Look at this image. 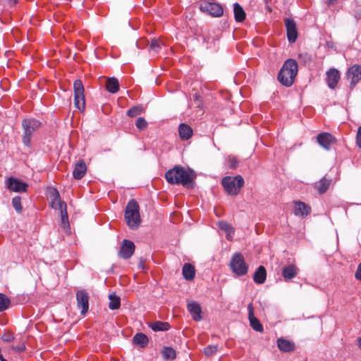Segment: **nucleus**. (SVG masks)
Listing matches in <instances>:
<instances>
[{"instance_id":"e433bc0d","label":"nucleus","mask_w":361,"mask_h":361,"mask_svg":"<svg viewBox=\"0 0 361 361\" xmlns=\"http://www.w3.org/2000/svg\"><path fill=\"white\" fill-rule=\"evenodd\" d=\"M12 205L18 213H21L23 207L21 205V198L19 196H16L12 200Z\"/></svg>"},{"instance_id":"37998d69","label":"nucleus","mask_w":361,"mask_h":361,"mask_svg":"<svg viewBox=\"0 0 361 361\" xmlns=\"http://www.w3.org/2000/svg\"><path fill=\"white\" fill-rule=\"evenodd\" d=\"M12 348L16 352H22L25 349V346L24 343H20L17 345H13Z\"/></svg>"},{"instance_id":"473e14b6","label":"nucleus","mask_w":361,"mask_h":361,"mask_svg":"<svg viewBox=\"0 0 361 361\" xmlns=\"http://www.w3.org/2000/svg\"><path fill=\"white\" fill-rule=\"evenodd\" d=\"M161 354L164 359L166 360H173L176 357V350L171 347H164Z\"/></svg>"},{"instance_id":"c85d7f7f","label":"nucleus","mask_w":361,"mask_h":361,"mask_svg":"<svg viewBox=\"0 0 361 361\" xmlns=\"http://www.w3.org/2000/svg\"><path fill=\"white\" fill-rule=\"evenodd\" d=\"M119 82L116 78H110L107 79L106 87L109 92L112 94L116 93L119 90Z\"/></svg>"},{"instance_id":"72a5a7b5","label":"nucleus","mask_w":361,"mask_h":361,"mask_svg":"<svg viewBox=\"0 0 361 361\" xmlns=\"http://www.w3.org/2000/svg\"><path fill=\"white\" fill-rule=\"evenodd\" d=\"M142 111L143 108L141 106H134L127 111V115L130 117H135L142 113Z\"/></svg>"},{"instance_id":"aec40b11","label":"nucleus","mask_w":361,"mask_h":361,"mask_svg":"<svg viewBox=\"0 0 361 361\" xmlns=\"http://www.w3.org/2000/svg\"><path fill=\"white\" fill-rule=\"evenodd\" d=\"M51 207L60 212L67 207L66 204L61 200L59 194L56 190H54L53 192Z\"/></svg>"},{"instance_id":"8fccbe9b","label":"nucleus","mask_w":361,"mask_h":361,"mask_svg":"<svg viewBox=\"0 0 361 361\" xmlns=\"http://www.w3.org/2000/svg\"><path fill=\"white\" fill-rule=\"evenodd\" d=\"M0 360L3 361L5 360L4 357H3L2 354L0 353Z\"/></svg>"},{"instance_id":"1a4fd4ad","label":"nucleus","mask_w":361,"mask_h":361,"mask_svg":"<svg viewBox=\"0 0 361 361\" xmlns=\"http://www.w3.org/2000/svg\"><path fill=\"white\" fill-rule=\"evenodd\" d=\"M200 10L215 17H219L224 13V9L220 4L211 2L202 3L200 5Z\"/></svg>"},{"instance_id":"a211bd4d","label":"nucleus","mask_w":361,"mask_h":361,"mask_svg":"<svg viewBox=\"0 0 361 361\" xmlns=\"http://www.w3.org/2000/svg\"><path fill=\"white\" fill-rule=\"evenodd\" d=\"M188 310L191 314L192 318L195 321L202 319V310L200 305L196 302H190L188 304Z\"/></svg>"},{"instance_id":"de8ad7c7","label":"nucleus","mask_w":361,"mask_h":361,"mask_svg":"<svg viewBox=\"0 0 361 361\" xmlns=\"http://www.w3.org/2000/svg\"><path fill=\"white\" fill-rule=\"evenodd\" d=\"M194 99H195V101H199V99H200V95H199L198 94L195 93V94H194Z\"/></svg>"},{"instance_id":"f8f14e48","label":"nucleus","mask_w":361,"mask_h":361,"mask_svg":"<svg viewBox=\"0 0 361 361\" xmlns=\"http://www.w3.org/2000/svg\"><path fill=\"white\" fill-rule=\"evenodd\" d=\"M319 145L326 150H329L332 145L336 142L335 137L329 133H319L317 137Z\"/></svg>"},{"instance_id":"0eeeda50","label":"nucleus","mask_w":361,"mask_h":361,"mask_svg":"<svg viewBox=\"0 0 361 361\" xmlns=\"http://www.w3.org/2000/svg\"><path fill=\"white\" fill-rule=\"evenodd\" d=\"M74 105L79 111H83L85 108V90L80 80H76L73 84Z\"/></svg>"},{"instance_id":"c03bdc74","label":"nucleus","mask_w":361,"mask_h":361,"mask_svg":"<svg viewBox=\"0 0 361 361\" xmlns=\"http://www.w3.org/2000/svg\"><path fill=\"white\" fill-rule=\"evenodd\" d=\"M2 339L6 342H11L13 339V336L11 334H5L2 336Z\"/></svg>"},{"instance_id":"a18cd8bd","label":"nucleus","mask_w":361,"mask_h":361,"mask_svg":"<svg viewBox=\"0 0 361 361\" xmlns=\"http://www.w3.org/2000/svg\"><path fill=\"white\" fill-rule=\"evenodd\" d=\"M355 276L357 280L361 281V262L359 264V265L357 267V269L355 271Z\"/></svg>"},{"instance_id":"9d476101","label":"nucleus","mask_w":361,"mask_h":361,"mask_svg":"<svg viewBox=\"0 0 361 361\" xmlns=\"http://www.w3.org/2000/svg\"><path fill=\"white\" fill-rule=\"evenodd\" d=\"M6 187L11 191L23 192L27 191L28 185L16 178L11 176L7 179Z\"/></svg>"},{"instance_id":"39448f33","label":"nucleus","mask_w":361,"mask_h":361,"mask_svg":"<svg viewBox=\"0 0 361 361\" xmlns=\"http://www.w3.org/2000/svg\"><path fill=\"white\" fill-rule=\"evenodd\" d=\"M41 126V123L35 118H25L22 121L23 129V142L30 147L31 137L34 132Z\"/></svg>"},{"instance_id":"a19ab883","label":"nucleus","mask_w":361,"mask_h":361,"mask_svg":"<svg viewBox=\"0 0 361 361\" xmlns=\"http://www.w3.org/2000/svg\"><path fill=\"white\" fill-rule=\"evenodd\" d=\"M61 216L62 224H63L64 226L68 225V212H67V207L61 211Z\"/></svg>"},{"instance_id":"4c0bfd02","label":"nucleus","mask_w":361,"mask_h":361,"mask_svg":"<svg viewBox=\"0 0 361 361\" xmlns=\"http://www.w3.org/2000/svg\"><path fill=\"white\" fill-rule=\"evenodd\" d=\"M135 126L140 130H142L147 128V123L144 118L140 117L137 119Z\"/></svg>"},{"instance_id":"5701e85b","label":"nucleus","mask_w":361,"mask_h":361,"mask_svg":"<svg viewBox=\"0 0 361 361\" xmlns=\"http://www.w3.org/2000/svg\"><path fill=\"white\" fill-rule=\"evenodd\" d=\"M87 171V166L85 163L80 160L75 166L73 175L75 179H81L85 174Z\"/></svg>"},{"instance_id":"4468645a","label":"nucleus","mask_w":361,"mask_h":361,"mask_svg":"<svg viewBox=\"0 0 361 361\" xmlns=\"http://www.w3.org/2000/svg\"><path fill=\"white\" fill-rule=\"evenodd\" d=\"M285 25L288 41L293 43L296 40L298 37L296 24L293 19L286 18L285 19Z\"/></svg>"},{"instance_id":"bb28decb","label":"nucleus","mask_w":361,"mask_h":361,"mask_svg":"<svg viewBox=\"0 0 361 361\" xmlns=\"http://www.w3.org/2000/svg\"><path fill=\"white\" fill-rule=\"evenodd\" d=\"M233 13L236 22H243L245 19V13L238 3L233 4Z\"/></svg>"},{"instance_id":"423d86ee","label":"nucleus","mask_w":361,"mask_h":361,"mask_svg":"<svg viewBox=\"0 0 361 361\" xmlns=\"http://www.w3.org/2000/svg\"><path fill=\"white\" fill-rule=\"evenodd\" d=\"M230 267L233 273L238 276H244L247 273L248 266L242 254L235 253L231 260Z\"/></svg>"},{"instance_id":"4be33fe9","label":"nucleus","mask_w":361,"mask_h":361,"mask_svg":"<svg viewBox=\"0 0 361 361\" xmlns=\"http://www.w3.org/2000/svg\"><path fill=\"white\" fill-rule=\"evenodd\" d=\"M178 133L181 140H188L192 137L193 130L190 126L181 123L178 127Z\"/></svg>"},{"instance_id":"f03ea898","label":"nucleus","mask_w":361,"mask_h":361,"mask_svg":"<svg viewBox=\"0 0 361 361\" xmlns=\"http://www.w3.org/2000/svg\"><path fill=\"white\" fill-rule=\"evenodd\" d=\"M298 73V63L294 59H289L285 61L278 74L279 81L286 87H290L294 82Z\"/></svg>"},{"instance_id":"f704fd0d","label":"nucleus","mask_w":361,"mask_h":361,"mask_svg":"<svg viewBox=\"0 0 361 361\" xmlns=\"http://www.w3.org/2000/svg\"><path fill=\"white\" fill-rule=\"evenodd\" d=\"M10 304V300L5 295L0 293V312L6 310Z\"/></svg>"},{"instance_id":"6e6552de","label":"nucleus","mask_w":361,"mask_h":361,"mask_svg":"<svg viewBox=\"0 0 361 361\" xmlns=\"http://www.w3.org/2000/svg\"><path fill=\"white\" fill-rule=\"evenodd\" d=\"M89 295L85 290H80L76 293V300L78 308L80 310V313L85 315L89 310Z\"/></svg>"},{"instance_id":"a878e982","label":"nucleus","mask_w":361,"mask_h":361,"mask_svg":"<svg viewBox=\"0 0 361 361\" xmlns=\"http://www.w3.org/2000/svg\"><path fill=\"white\" fill-rule=\"evenodd\" d=\"M218 226L220 229L224 231L226 233V239L228 240H232L233 235L234 233L233 227L226 221H221L218 223Z\"/></svg>"},{"instance_id":"cd10ccee","label":"nucleus","mask_w":361,"mask_h":361,"mask_svg":"<svg viewBox=\"0 0 361 361\" xmlns=\"http://www.w3.org/2000/svg\"><path fill=\"white\" fill-rule=\"evenodd\" d=\"M182 272L183 277L188 281H191L195 277V267L190 264H184Z\"/></svg>"},{"instance_id":"412c9836","label":"nucleus","mask_w":361,"mask_h":361,"mask_svg":"<svg viewBox=\"0 0 361 361\" xmlns=\"http://www.w3.org/2000/svg\"><path fill=\"white\" fill-rule=\"evenodd\" d=\"M311 212V208L307 204L302 202H295L294 214L296 216H305Z\"/></svg>"},{"instance_id":"79ce46f5","label":"nucleus","mask_w":361,"mask_h":361,"mask_svg":"<svg viewBox=\"0 0 361 361\" xmlns=\"http://www.w3.org/2000/svg\"><path fill=\"white\" fill-rule=\"evenodd\" d=\"M357 145L361 149V126L358 128L356 136Z\"/></svg>"},{"instance_id":"ddd939ff","label":"nucleus","mask_w":361,"mask_h":361,"mask_svg":"<svg viewBox=\"0 0 361 361\" xmlns=\"http://www.w3.org/2000/svg\"><path fill=\"white\" fill-rule=\"evenodd\" d=\"M135 245L129 240H124L119 250V255L123 259H129L134 253Z\"/></svg>"},{"instance_id":"9b49d317","label":"nucleus","mask_w":361,"mask_h":361,"mask_svg":"<svg viewBox=\"0 0 361 361\" xmlns=\"http://www.w3.org/2000/svg\"><path fill=\"white\" fill-rule=\"evenodd\" d=\"M346 76L347 79L350 81L351 87H355L361 80V65L355 64L350 67Z\"/></svg>"},{"instance_id":"b1692460","label":"nucleus","mask_w":361,"mask_h":361,"mask_svg":"<svg viewBox=\"0 0 361 361\" xmlns=\"http://www.w3.org/2000/svg\"><path fill=\"white\" fill-rule=\"evenodd\" d=\"M277 345L280 350L283 352H292L295 349V344L283 338L277 340Z\"/></svg>"},{"instance_id":"dca6fc26","label":"nucleus","mask_w":361,"mask_h":361,"mask_svg":"<svg viewBox=\"0 0 361 361\" xmlns=\"http://www.w3.org/2000/svg\"><path fill=\"white\" fill-rule=\"evenodd\" d=\"M248 310V319L250 321V326L252 328L259 332L263 331V326L259 321L254 315V309L252 303H250L247 306Z\"/></svg>"},{"instance_id":"2eb2a0df","label":"nucleus","mask_w":361,"mask_h":361,"mask_svg":"<svg viewBox=\"0 0 361 361\" xmlns=\"http://www.w3.org/2000/svg\"><path fill=\"white\" fill-rule=\"evenodd\" d=\"M326 80L331 89H334L340 80V72L336 68L329 69L326 73Z\"/></svg>"},{"instance_id":"393cba45","label":"nucleus","mask_w":361,"mask_h":361,"mask_svg":"<svg viewBox=\"0 0 361 361\" xmlns=\"http://www.w3.org/2000/svg\"><path fill=\"white\" fill-rule=\"evenodd\" d=\"M267 278V271L264 267L259 266L253 276L254 281L257 284H262L264 283Z\"/></svg>"},{"instance_id":"58836bf2","label":"nucleus","mask_w":361,"mask_h":361,"mask_svg":"<svg viewBox=\"0 0 361 361\" xmlns=\"http://www.w3.org/2000/svg\"><path fill=\"white\" fill-rule=\"evenodd\" d=\"M217 351L216 345H208L204 348V353L207 356H212L214 355Z\"/></svg>"},{"instance_id":"49530a36","label":"nucleus","mask_w":361,"mask_h":361,"mask_svg":"<svg viewBox=\"0 0 361 361\" xmlns=\"http://www.w3.org/2000/svg\"><path fill=\"white\" fill-rule=\"evenodd\" d=\"M337 0H327V4L329 6H334L336 4Z\"/></svg>"},{"instance_id":"c756f323","label":"nucleus","mask_w":361,"mask_h":361,"mask_svg":"<svg viewBox=\"0 0 361 361\" xmlns=\"http://www.w3.org/2000/svg\"><path fill=\"white\" fill-rule=\"evenodd\" d=\"M133 342L135 344L142 348H144L147 345L149 340L145 334L142 333H137L134 336L133 338Z\"/></svg>"},{"instance_id":"2f4dec72","label":"nucleus","mask_w":361,"mask_h":361,"mask_svg":"<svg viewBox=\"0 0 361 361\" xmlns=\"http://www.w3.org/2000/svg\"><path fill=\"white\" fill-rule=\"evenodd\" d=\"M109 307L111 310H117L121 305V299L115 293H111L109 295Z\"/></svg>"},{"instance_id":"09e8293b","label":"nucleus","mask_w":361,"mask_h":361,"mask_svg":"<svg viewBox=\"0 0 361 361\" xmlns=\"http://www.w3.org/2000/svg\"><path fill=\"white\" fill-rule=\"evenodd\" d=\"M357 343L359 348L361 349V336L357 339Z\"/></svg>"},{"instance_id":"ea45409f","label":"nucleus","mask_w":361,"mask_h":361,"mask_svg":"<svg viewBox=\"0 0 361 361\" xmlns=\"http://www.w3.org/2000/svg\"><path fill=\"white\" fill-rule=\"evenodd\" d=\"M228 163V167L230 169H236L238 166V161L235 157L229 156L227 159Z\"/></svg>"},{"instance_id":"f257e3e1","label":"nucleus","mask_w":361,"mask_h":361,"mask_svg":"<svg viewBox=\"0 0 361 361\" xmlns=\"http://www.w3.org/2000/svg\"><path fill=\"white\" fill-rule=\"evenodd\" d=\"M195 176L191 171H186L181 166H174L165 173L166 180L173 185L181 184L188 188H192V182Z\"/></svg>"},{"instance_id":"f3484780","label":"nucleus","mask_w":361,"mask_h":361,"mask_svg":"<svg viewBox=\"0 0 361 361\" xmlns=\"http://www.w3.org/2000/svg\"><path fill=\"white\" fill-rule=\"evenodd\" d=\"M299 269L295 264H289L283 268L282 276L286 281H289L297 276Z\"/></svg>"},{"instance_id":"7ed1b4c3","label":"nucleus","mask_w":361,"mask_h":361,"mask_svg":"<svg viewBox=\"0 0 361 361\" xmlns=\"http://www.w3.org/2000/svg\"><path fill=\"white\" fill-rule=\"evenodd\" d=\"M125 219L127 225L133 230H136L140 226V207L136 200H131L128 202L125 210Z\"/></svg>"},{"instance_id":"7c9ffc66","label":"nucleus","mask_w":361,"mask_h":361,"mask_svg":"<svg viewBox=\"0 0 361 361\" xmlns=\"http://www.w3.org/2000/svg\"><path fill=\"white\" fill-rule=\"evenodd\" d=\"M149 327L154 331H167L170 325L168 322L158 321L150 324Z\"/></svg>"},{"instance_id":"c9c22d12","label":"nucleus","mask_w":361,"mask_h":361,"mask_svg":"<svg viewBox=\"0 0 361 361\" xmlns=\"http://www.w3.org/2000/svg\"><path fill=\"white\" fill-rule=\"evenodd\" d=\"M161 49V43L156 39H153L149 44V50L150 52L157 54Z\"/></svg>"},{"instance_id":"20e7f679","label":"nucleus","mask_w":361,"mask_h":361,"mask_svg":"<svg viewBox=\"0 0 361 361\" xmlns=\"http://www.w3.org/2000/svg\"><path fill=\"white\" fill-rule=\"evenodd\" d=\"M224 190L230 195H237L244 185V180L240 175L235 177L226 176L221 180Z\"/></svg>"},{"instance_id":"6ab92c4d","label":"nucleus","mask_w":361,"mask_h":361,"mask_svg":"<svg viewBox=\"0 0 361 361\" xmlns=\"http://www.w3.org/2000/svg\"><path fill=\"white\" fill-rule=\"evenodd\" d=\"M331 183L330 178H327L326 176H324L318 182H316L314 185V188L321 195L324 194L329 189Z\"/></svg>"}]
</instances>
